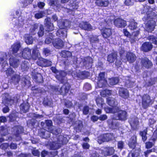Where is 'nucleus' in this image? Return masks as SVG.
I'll use <instances>...</instances> for the list:
<instances>
[{
    "label": "nucleus",
    "mask_w": 157,
    "mask_h": 157,
    "mask_svg": "<svg viewBox=\"0 0 157 157\" xmlns=\"http://www.w3.org/2000/svg\"><path fill=\"white\" fill-rule=\"evenodd\" d=\"M59 2L58 0H50L49 4L50 6H56L58 7L59 5L58 4Z\"/></svg>",
    "instance_id": "57"
},
{
    "label": "nucleus",
    "mask_w": 157,
    "mask_h": 157,
    "mask_svg": "<svg viewBox=\"0 0 157 157\" xmlns=\"http://www.w3.org/2000/svg\"><path fill=\"white\" fill-rule=\"evenodd\" d=\"M54 72L56 74V78L61 83H63L67 81V78L65 77L66 73L63 71H58L55 70Z\"/></svg>",
    "instance_id": "6"
},
{
    "label": "nucleus",
    "mask_w": 157,
    "mask_h": 157,
    "mask_svg": "<svg viewBox=\"0 0 157 157\" xmlns=\"http://www.w3.org/2000/svg\"><path fill=\"white\" fill-rule=\"evenodd\" d=\"M101 33L103 38L108 39L112 34V30L110 28H104L101 30Z\"/></svg>",
    "instance_id": "14"
},
{
    "label": "nucleus",
    "mask_w": 157,
    "mask_h": 157,
    "mask_svg": "<svg viewBox=\"0 0 157 157\" xmlns=\"http://www.w3.org/2000/svg\"><path fill=\"white\" fill-rule=\"evenodd\" d=\"M50 21V19L49 18H47L45 19L44 25L47 31H52L54 29L53 24Z\"/></svg>",
    "instance_id": "18"
},
{
    "label": "nucleus",
    "mask_w": 157,
    "mask_h": 157,
    "mask_svg": "<svg viewBox=\"0 0 157 157\" xmlns=\"http://www.w3.org/2000/svg\"><path fill=\"white\" fill-rule=\"evenodd\" d=\"M25 42L27 44H31L33 41V39L32 36L28 35H25Z\"/></svg>",
    "instance_id": "39"
},
{
    "label": "nucleus",
    "mask_w": 157,
    "mask_h": 157,
    "mask_svg": "<svg viewBox=\"0 0 157 157\" xmlns=\"http://www.w3.org/2000/svg\"><path fill=\"white\" fill-rule=\"evenodd\" d=\"M50 132L48 131H45L44 130H41L39 132V135L43 138H47L50 137Z\"/></svg>",
    "instance_id": "32"
},
{
    "label": "nucleus",
    "mask_w": 157,
    "mask_h": 157,
    "mask_svg": "<svg viewBox=\"0 0 157 157\" xmlns=\"http://www.w3.org/2000/svg\"><path fill=\"white\" fill-rule=\"evenodd\" d=\"M20 98V95L18 94H16L12 98L10 97L8 94L7 96L5 97L3 99V102L8 105H11L14 103L18 101Z\"/></svg>",
    "instance_id": "5"
},
{
    "label": "nucleus",
    "mask_w": 157,
    "mask_h": 157,
    "mask_svg": "<svg viewBox=\"0 0 157 157\" xmlns=\"http://www.w3.org/2000/svg\"><path fill=\"white\" fill-rule=\"evenodd\" d=\"M71 52L68 51H63L61 52V55L64 58L70 57L71 56Z\"/></svg>",
    "instance_id": "51"
},
{
    "label": "nucleus",
    "mask_w": 157,
    "mask_h": 157,
    "mask_svg": "<svg viewBox=\"0 0 157 157\" xmlns=\"http://www.w3.org/2000/svg\"><path fill=\"white\" fill-rule=\"evenodd\" d=\"M147 39L152 43L155 44H157V38L155 36L152 35L150 36H148Z\"/></svg>",
    "instance_id": "53"
},
{
    "label": "nucleus",
    "mask_w": 157,
    "mask_h": 157,
    "mask_svg": "<svg viewBox=\"0 0 157 157\" xmlns=\"http://www.w3.org/2000/svg\"><path fill=\"white\" fill-rule=\"evenodd\" d=\"M70 22L69 21L65 20H62L58 23V26L60 29L58 30L56 34L59 37L62 38H64L67 37V31L65 30L62 29H66L69 25Z\"/></svg>",
    "instance_id": "3"
},
{
    "label": "nucleus",
    "mask_w": 157,
    "mask_h": 157,
    "mask_svg": "<svg viewBox=\"0 0 157 157\" xmlns=\"http://www.w3.org/2000/svg\"><path fill=\"white\" fill-rule=\"evenodd\" d=\"M12 131L16 136L18 137V140H20L21 139V138L19 136V135L23 132L24 128L23 127L21 126H16L12 128Z\"/></svg>",
    "instance_id": "13"
},
{
    "label": "nucleus",
    "mask_w": 157,
    "mask_h": 157,
    "mask_svg": "<svg viewBox=\"0 0 157 157\" xmlns=\"http://www.w3.org/2000/svg\"><path fill=\"white\" fill-rule=\"evenodd\" d=\"M106 80H98L97 82L98 86L99 88L103 87L106 86Z\"/></svg>",
    "instance_id": "49"
},
{
    "label": "nucleus",
    "mask_w": 157,
    "mask_h": 157,
    "mask_svg": "<svg viewBox=\"0 0 157 157\" xmlns=\"http://www.w3.org/2000/svg\"><path fill=\"white\" fill-rule=\"evenodd\" d=\"M89 76V73L86 71H81L78 72L77 74V77L81 79H84Z\"/></svg>",
    "instance_id": "35"
},
{
    "label": "nucleus",
    "mask_w": 157,
    "mask_h": 157,
    "mask_svg": "<svg viewBox=\"0 0 157 157\" xmlns=\"http://www.w3.org/2000/svg\"><path fill=\"white\" fill-rule=\"evenodd\" d=\"M140 149L137 150L131 151L128 154L127 157H138L140 154Z\"/></svg>",
    "instance_id": "36"
},
{
    "label": "nucleus",
    "mask_w": 157,
    "mask_h": 157,
    "mask_svg": "<svg viewBox=\"0 0 157 157\" xmlns=\"http://www.w3.org/2000/svg\"><path fill=\"white\" fill-rule=\"evenodd\" d=\"M44 28L42 25H40V26L39 31L38 33V36L40 37L42 36L44 34Z\"/></svg>",
    "instance_id": "54"
},
{
    "label": "nucleus",
    "mask_w": 157,
    "mask_h": 157,
    "mask_svg": "<svg viewBox=\"0 0 157 157\" xmlns=\"http://www.w3.org/2000/svg\"><path fill=\"white\" fill-rule=\"evenodd\" d=\"M152 101L150 96L147 94H144L142 97V107L144 109L148 107L152 104Z\"/></svg>",
    "instance_id": "7"
},
{
    "label": "nucleus",
    "mask_w": 157,
    "mask_h": 157,
    "mask_svg": "<svg viewBox=\"0 0 157 157\" xmlns=\"http://www.w3.org/2000/svg\"><path fill=\"white\" fill-rule=\"evenodd\" d=\"M115 150L113 147H106L101 150V153L104 156H110L114 154Z\"/></svg>",
    "instance_id": "11"
},
{
    "label": "nucleus",
    "mask_w": 157,
    "mask_h": 157,
    "mask_svg": "<svg viewBox=\"0 0 157 157\" xmlns=\"http://www.w3.org/2000/svg\"><path fill=\"white\" fill-rule=\"evenodd\" d=\"M21 45L20 44L17 43L13 44L12 46L10 48L11 51L13 53H16L19 50Z\"/></svg>",
    "instance_id": "38"
},
{
    "label": "nucleus",
    "mask_w": 157,
    "mask_h": 157,
    "mask_svg": "<svg viewBox=\"0 0 157 157\" xmlns=\"http://www.w3.org/2000/svg\"><path fill=\"white\" fill-rule=\"evenodd\" d=\"M51 50L48 48H44L43 49V54L46 56H48L51 54Z\"/></svg>",
    "instance_id": "60"
},
{
    "label": "nucleus",
    "mask_w": 157,
    "mask_h": 157,
    "mask_svg": "<svg viewBox=\"0 0 157 157\" xmlns=\"http://www.w3.org/2000/svg\"><path fill=\"white\" fill-rule=\"evenodd\" d=\"M124 143L123 142L121 141H120L118 142L117 145L118 148L119 149H122L124 147Z\"/></svg>",
    "instance_id": "64"
},
{
    "label": "nucleus",
    "mask_w": 157,
    "mask_h": 157,
    "mask_svg": "<svg viewBox=\"0 0 157 157\" xmlns=\"http://www.w3.org/2000/svg\"><path fill=\"white\" fill-rule=\"evenodd\" d=\"M30 105L28 102H24L21 105L20 108L23 113H26L28 111Z\"/></svg>",
    "instance_id": "31"
},
{
    "label": "nucleus",
    "mask_w": 157,
    "mask_h": 157,
    "mask_svg": "<svg viewBox=\"0 0 157 157\" xmlns=\"http://www.w3.org/2000/svg\"><path fill=\"white\" fill-rule=\"evenodd\" d=\"M95 3L96 5L99 6L106 7L108 6L109 2L108 0H97Z\"/></svg>",
    "instance_id": "30"
},
{
    "label": "nucleus",
    "mask_w": 157,
    "mask_h": 157,
    "mask_svg": "<svg viewBox=\"0 0 157 157\" xmlns=\"http://www.w3.org/2000/svg\"><path fill=\"white\" fill-rule=\"evenodd\" d=\"M44 67H48L52 65V62L47 59H43Z\"/></svg>",
    "instance_id": "61"
},
{
    "label": "nucleus",
    "mask_w": 157,
    "mask_h": 157,
    "mask_svg": "<svg viewBox=\"0 0 157 157\" xmlns=\"http://www.w3.org/2000/svg\"><path fill=\"white\" fill-rule=\"evenodd\" d=\"M111 94V91L108 90H105L101 92V96L103 97H105L107 95H109Z\"/></svg>",
    "instance_id": "56"
},
{
    "label": "nucleus",
    "mask_w": 157,
    "mask_h": 157,
    "mask_svg": "<svg viewBox=\"0 0 157 157\" xmlns=\"http://www.w3.org/2000/svg\"><path fill=\"white\" fill-rule=\"evenodd\" d=\"M83 126L82 122L81 121H78L75 125V128L76 129L77 132L80 131L82 129Z\"/></svg>",
    "instance_id": "40"
},
{
    "label": "nucleus",
    "mask_w": 157,
    "mask_h": 157,
    "mask_svg": "<svg viewBox=\"0 0 157 157\" xmlns=\"http://www.w3.org/2000/svg\"><path fill=\"white\" fill-rule=\"evenodd\" d=\"M107 102L108 104L112 106H114L115 105V99L112 97H109L107 98Z\"/></svg>",
    "instance_id": "44"
},
{
    "label": "nucleus",
    "mask_w": 157,
    "mask_h": 157,
    "mask_svg": "<svg viewBox=\"0 0 157 157\" xmlns=\"http://www.w3.org/2000/svg\"><path fill=\"white\" fill-rule=\"evenodd\" d=\"M7 56L5 52H2L0 54V64L1 65L3 69H7L8 67V64L7 63ZM4 71V70H3Z\"/></svg>",
    "instance_id": "8"
},
{
    "label": "nucleus",
    "mask_w": 157,
    "mask_h": 157,
    "mask_svg": "<svg viewBox=\"0 0 157 157\" xmlns=\"http://www.w3.org/2000/svg\"><path fill=\"white\" fill-rule=\"evenodd\" d=\"M0 133L2 136H5L8 134L7 129L3 126L0 127Z\"/></svg>",
    "instance_id": "48"
},
{
    "label": "nucleus",
    "mask_w": 157,
    "mask_h": 157,
    "mask_svg": "<svg viewBox=\"0 0 157 157\" xmlns=\"http://www.w3.org/2000/svg\"><path fill=\"white\" fill-rule=\"evenodd\" d=\"M81 63L85 66L86 68H89L92 65L93 59L90 57H87L82 59Z\"/></svg>",
    "instance_id": "12"
},
{
    "label": "nucleus",
    "mask_w": 157,
    "mask_h": 157,
    "mask_svg": "<svg viewBox=\"0 0 157 157\" xmlns=\"http://www.w3.org/2000/svg\"><path fill=\"white\" fill-rule=\"evenodd\" d=\"M52 43L53 46L57 48H61L63 45V42L59 38L56 39L53 41Z\"/></svg>",
    "instance_id": "27"
},
{
    "label": "nucleus",
    "mask_w": 157,
    "mask_h": 157,
    "mask_svg": "<svg viewBox=\"0 0 157 157\" xmlns=\"http://www.w3.org/2000/svg\"><path fill=\"white\" fill-rule=\"evenodd\" d=\"M10 64L11 66L14 68H17L19 64L18 59L14 58L13 56H11L10 59Z\"/></svg>",
    "instance_id": "25"
},
{
    "label": "nucleus",
    "mask_w": 157,
    "mask_h": 157,
    "mask_svg": "<svg viewBox=\"0 0 157 157\" xmlns=\"http://www.w3.org/2000/svg\"><path fill=\"white\" fill-rule=\"evenodd\" d=\"M53 38V36L52 34L51 33H48V34L46 36L45 41V43L47 44H50L51 43Z\"/></svg>",
    "instance_id": "42"
},
{
    "label": "nucleus",
    "mask_w": 157,
    "mask_h": 157,
    "mask_svg": "<svg viewBox=\"0 0 157 157\" xmlns=\"http://www.w3.org/2000/svg\"><path fill=\"white\" fill-rule=\"evenodd\" d=\"M20 80V78L19 75L17 74H15L11 77L10 82L14 85H16L18 83Z\"/></svg>",
    "instance_id": "34"
},
{
    "label": "nucleus",
    "mask_w": 157,
    "mask_h": 157,
    "mask_svg": "<svg viewBox=\"0 0 157 157\" xmlns=\"http://www.w3.org/2000/svg\"><path fill=\"white\" fill-rule=\"evenodd\" d=\"M141 63L143 66L147 68H150L152 66L151 62L147 58H144L142 59Z\"/></svg>",
    "instance_id": "26"
},
{
    "label": "nucleus",
    "mask_w": 157,
    "mask_h": 157,
    "mask_svg": "<svg viewBox=\"0 0 157 157\" xmlns=\"http://www.w3.org/2000/svg\"><path fill=\"white\" fill-rule=\"evenodd\" d=\"M66 135H60L57 136L55 141L49 144L50 147L52 150H56L61 147L62 144L68 142Z\"/></svg>",
    "instance_id": "1"
},
{
    "label": "nucleus",
    "mask_w": 157,
    "mask_h": 157,
    "mask_svg": "<svg viewBox=\"0 0 157 157\" xmlns=\"http://www.w3.org/2000/svg\"><path fill=\"white\" fill-rule=\"evenodd\" d=\"M105 72H101L99 75L98 77V80H106L105 78Z\"/></svg>",
    "instance_id": "63"
},
{
    "label": "nucleus",
    "mask_w": 157,
    "mask_h": 157,
    "mask_svg": "<svg viewBox=\"0 0 157 157\" xmlns=\"http://www.w3.org/2000/svg\"><path fill=\"white\" fill-rule=\"evenodd\" d=\"M108 122L109 127L113 129H116L118 126V123L115 120H109Z\"/></svg>",
    "instance_id": "37"
},
{
    "label": "nucleus",
    "mask_w": 157,
    "mask_h": 157,
    "mask_svg": "<svg viewBox=\"0 0 157 157\" xmlns=\"http://www.w3.org/2000/svg\"><path fill=\"white\" fill-rule=\"evenodd\" d=\"M114 23L116 26L119 28L124 27L126 25V21L120 18L115 19Z\"/></svg>",
    "instance_id": "20"
},
{
    "label": "nucleus",
    "mask_w": 157,
    "mask_h": 157,
    "mask_svg": "<svg viewBox=\"0 0 157 157\" xmlns=\"http://www.w3.org/2000/svg\"><path fill=\"white\" fill-rule=\"evenodd\" d=\"M18 56L19 57H22L24 59H28L31 56V50L28 48H25Z\"/></svg>",
    "instance_id": "15"
},
{
    "label": "nucleus",
    "mask_w": 157,
    "mask_h": 157,
    "mask_svg": "<svg viewBox=\"0 0 157 157\" xmlns=\"http://www.w3.org/2000/svg\"><path fill=\"white\" fill-rule=\"evenodd\" d=\"M48 130L53 134L56 135V138L57 136L60 135H58L59 133L62 132V129L60 128H56L54 127H51L48 128Z\"/></svg>",
    "instance_id": "28"
},
{
    "label": "nucleus",
    "mask_w": 157,
    "mask_h": 157,
    "mask_svg": "<svg viewBox=\"0 0 157 157\" xmlns=\"http://www.w3.org/2000/svg\"><path fill=\"white\" fill-rule=\"evenodd\" d=\"M69 6L70 7L69 8H67V9L71 11L77 10L78 7V5L74 3H70Z\"/></svg>",
    "instance_id": "52"
},
{
    "label": "nucleus",
    "mask_w": 157,
    "mask_h": 157,
    "mask_svg": "<svg viewBox=\"0 0 157 157\" xmlns=\"http://www.w3.org/2000/svg\"><path fill=\"white\" fill-rule=\"evenodd\" d=\"M153 48V45L151 43L145 42L142 45L141 50L144 52H146L151 51Z\"/></svg>",
    "instance_id": "16"
},
{
    "label": "nucleus",
    "mask_w": 157,
    "mask_h": 157,
    "mask_svg": "<svg viewBox=\"0 0 157 157\" xmlns=\"http://www.w3.org/2000/svg\"><path fill=\"white\" fill-rule=\"evenodd\" d=\"M129 123L132 128L135 129L139 125V122L138 118L135 117L131 118L129 120Z\"/></svg>",
    "instance_id": "22"
},
{
    "label": "nucleus",
    "mask_w": 157,
    "mask_h": 157,
    "mask_svg": "<svg viewBox=\"0 0 157 157\" xmlns=\"http://www.w3.org/2000/svg\"><path fill=\"white\" fill-rule=\"evenodd\" d=\"M119 94L120 97L124 99L128 98L129 97L128 90L124 88H121L119 89Z\"/></svg>",
    "instance_id": "17"
},
{
    "label": "nucleus",
    "mask_w": 157,
    "mask_h": 157,
    "mask_svg": "<svg viewBox=\"0 0 157 157\" xmlns=\"http://www.w3.org/2000/svg\"><path fill=\"white\" fill-rule=\"evenodd\" d=\"M114 135L112 133H108L101 135L99 140H101L103 142H108L114 140Z\"/></svg>",
    "instance_id": "10"
},
{
    "label": "nucleus",
    "mask_w": 157,
    "mask_h": 157,
    "mask_svg": "<svg viewBox=\"0 0 157 157\" xmlns=\"http://www.w3.org/2000/svg\"><path fill=\"white\" fill-rule=\"evenodd\" d=\"M117 58V53L113 52L109 54L107 56V61L111 63L113 62Z\"/></svg>",
    "instance_id": "33"
},
{
    "label": "nucleus",
    "mask_w": 157,
    "mask_h": 157,
    "mask_svg": "<svg viewBox=\"0 0 157 157\" xmlns=\"http://www.w3.org/2000/svg\"><path fill=\"white\" fill-rule=\"evenodd\" d=\"M32 77L35 81L38 83H41L43 81V77L40 74H36L33 72L32 73Z\"/></svg>",
    "instance_id": "29"
},
{
    "label": "nucleus",
    "mask_w": 157,
    "mask_h": 157,
    "mask_svg": "<svg viewBox=\"0 0 157 157\" xmlns=\"http://www.w3.org/2000/svg\"><path fill=\"white\" fill-rule=\"evenodd\" d=\"M109 81L110 85H113L117 84L118 82L119 79L118 78H113L109 79Z\"/></svg>",
    "instance_id": "47"
},
{
    "label": "nucleus",
    "mask_w": 157,
    "mask_h": 157,
    "mask_svg": "<svg viewBox=\"0 0 157 157\" xmlns=\"http://www.w3.org/2000/svg\"><path fill=\"white\" fill-rule=\"evenodd\" d=\"M113 108H110L107 107L105 108V110L107 113H115L119 112V111L121 110L118 107H114Z\"/></svg>",
    "instance_id": "21"
},
{
    "label": "nucleus",
    "mask_w": 157,
    "mask_h": 157,
    "mask_svg": "<svg viewBox=\"0 0 157 157\" xmlns=\"http://www.w3.org/2000/svg\"><path fill=\"white\" fill-rule=\"evenodd\" d=\"M44 13L43 11H40L36 13L35 17L36 19H39L42 17L44 16Z\"/></svg>",
    "instance_id": "58"
},
{
    "label": "nucleus",
    "mask_w": 157,
    "mask_h": 157,
    "mask_svg": "<svg viewBox=\"0 0 157 157\" xmlns=\"http://www.w3.org/2000/svg\"><path fill=\"white\" fill-rule=\"evenodd\" d=\"M96 101L97 104L99 106H100L101 107H103L104 104V101L103 99L101 98H98L96 99Z\"/></svg>",
    "instance_id": "50"
},
{
    "label": "nucleus",
    "mask_w": 157,
    "mask_h": 157,
    "mask_svg": "<svg viewBox=\"0 0 157 157\" xmlns=\"http://www.w3.org/2000/svg\"><path fill=\"white\" fill-rule=\"evenodd\" d=\"M137 23L133 20H132L130 22L128 27L131 30L136 29L137 27Z\"/></svg>",
    "instance_id": "43"
},
{
    "label": "nucleus",
    "mask_w": 157,
    "mask_h": 157,
    "mask_svg": "<svg viewBox=\"0 0 157 157\" xmlns=\"http://www.w3.org/2000/svg\"><path fill=\"white\" fill-rule=\"evenodd\" d=\"M135 2V0H124V4L127 6H132Z\"/></svg>",
    "instance_id": "59"
},
{
    "label": "nucleus",
    "mask_w": 157,
    "mask_h": 157,
    "mask_svg": "<svg viewBox=\"0 0 157 157\" xmlns=\"http://www.w3.org/2000/svg\"><path fill=\"white\" fill-rule=\"evenodd\" d=\"M148 128H147L144 129L143 131H140V134L142 137V140L144 141H145L147 139V137L146 136Z\"/></svg>",
    "instance_id": "41"
},
{
    "label": "nucleus",
    "mask_w": 157,
    "mask_h": 157,
    "mask_svg": "<svg viewBox=\"0 0 157 157\" xmlns=\"http://www.w3.org/2000/svg\"><path fill=\"white\" fill-rule=\"evenodd\" d=\"M70 88V84L68 83H66L61 86H56L54 87V89L56 92H58L60 94L65 95L68 92Z\"/></svg>",
    "instance_id": "4"
},
{
    "label": "nucleus",
    "mask_w": 157,
    "mask_h": 157,
    "mask_svg": "<svg viewBox=\"0 0 157 157\" xmlns=\"http://www.w3.org/2000/svg\"><path fill=\"white\" fill-rule=\"evenodd\" d=\"M137 144L136 142V136H132L130 139L128 145L129 147L132 149H134Z\"/></svg>",
    "instance_id": "23"
},
{
    "label": "nucleus",
    "mask_w": 157,
    "mask_h": 157,
    "mask_svg": "<svg viewBox=\"0 0 157 157\" xmlns=\"http://www.w3.org/2000/svg\"><path fill=\"white\" fill-rule=\"evenodd\" d=\"M127 113L124 110H121L117 115H114L113 116V119L114 120L125 121L127 119Z\"/></svg>",
    "instance_id": "9"
},
{
    "label": "nucleus",
    "mask_w": 157,
    "mask_h": 157,
    "mask_svg": "<svg viewBox=\"0 0 157 157\" xmlns=\"http://www.w3.org/2000/svg\"><path fill=\"white\" fill-rule=\"evenodd\" d=\"M127 78V79H126V80L125 82L126 86L128 87H132L134 84V82L132 80L131 78L130 79L128 78Z\"/></svg>",
    "instance_id": "45"
},
{
    "label": "nucleus",
    "mask_w": 157,
    "mask_h": 157,
    "mask_svg": "<svg viewBox=\"0 0 157 157\" xmlns=\"http://www.w3.org/2000/svg\"><path fill=\"white\" fill-rule=\"evenodd\" d=\"M6 71V74L7 76H10L14 74V71L11 68H9Z\"/></svg>",
    "instance_id": "62"
},
{
    "label": "nucleus",
    "mask_w": 157,
    "mask_h": 157,
    "mask_svg": "<svg viewBox=\"0 0 157 157\" xmlns=\"http://www.w3.org/2000/svg\"><path fill=\"white\" fill-rule=\"evenodd\" d=\"M21 69L22 71H27L29 68V64L28 63L25 61L21 65Z\"/></svg>",
    "instance_id": "46"
},
{
    "label": "nucleus",
    "mask_w": 157,
    "mask_h": 157,
    "mask_svg": "<svg viewBox=\"0 0 157 157\" xmlns=\"http://www.w3.org/2000/svg\"><path fill=\"white\" fill-rule=\"evenodd\" d=\"M79 26L82 29L88 31H90L93 29L92 27L87 22H82L79 24Z\"/></svg>",
    "instance_id": "24"
},
{
    "label": "nucleus",
    "mask_w": 157,
    "mask_h": 157,
    "mask_svg": "<svg viewBox=\"0 0 157 157\" xmlns=\"http://www.w3.org/2000/svg\"><path fill=\"white\" fill-rule=\"evenodd\" d=\"M156 14L154 12H150L149 11L147 13V17H145L143 18V20L146 19L147 20H150L151 19H152L155 17ZM155 26V22L153 20H149L146 23L145 29L148 32H152L154 29Z\"/></svg>",
    "instance_id": "2"
},
{
    "label": "nucleus",
    "mask_w": 157,
    "mask_h": 157,
    "mask_svg": "<svg viewBox=\"0 0 157 157\" xmlns=\"http://www.w3.org/2000/svg\"><path fill=\"white\" fill-rule=\"evenodd\" d=\"M126 58L127 61L130 63L134 62L136 59V57L135 54L131 52H127Z\"/></svg>",
    "instance_id": "19"
},
{
    "label": "nucleus",
    "mask_w": 157,
    "mask_h": 157,
    "mask_svg": "<svg viewBox=\"0 0 157 157\" xmlns=\"http://www.w3.org/2000/svg\"><path fill=\"white\" fill-rule=\"evenodd\" d=\"M98 36H93L90 38L91 43H97L99 42V39Z\"/></svg>",
    "instance_id": "55"
}]
</instances>
